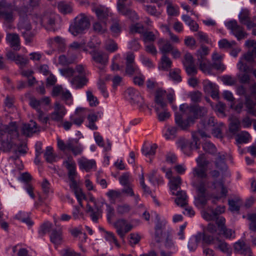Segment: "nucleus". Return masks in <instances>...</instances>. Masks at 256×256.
I'll use <instances>...</instances> for the list:
<instances>
[{
    "label": "nucleus",
    "mask_w": 256,
    "mask_h": 256,
    "mask_svg": "<svg viewBox=\"0 0 256 256\" xmlns=\"http://www.w3.org/2000/svg\"><path fill=\"white\" fill-rule=\"evenodd\" d=\"M188 108L190 114L185 120H183L181 114L178 112L175 114V122L183 130L188 129L196 122V120L205 116L208 113L206 107L198 104L190 106Z\"/></svg>",
    "instance_id": "1"
},
{
    "label": "nucleus",
    "mask_w": 256,
    "mask_h": 256,
    "mask_svg": "<svg viewBox=\"0 0 256 256\" xmlns=\"http://www.w3.org/2000/svg\"><path fill=\"white\" fill-rule=\"evenodd\" d=\"M90 26V21L84 14L78 15L74 20V24H71L69 30L74 36L82 33Z\"/></svg>",
    "instance_id": "2"
},
{
    "label": "nucleus",
    "mask_w": 256,
    "mask_h": 256,
    "mask_svg": "<svg viewBox=\"0 0 256 256\" xmlns=\"http://www.w3.org/2000/svg\"><path fill=\"white\" fill-rule=\"evenodd\" d=\"M58 146L60 150L71 152L75 156L80 154L83 150L82 146L77 138L69 139L66 143L58 138Z\"/></svg>",
    "instance_id": "3"
},
{
    "label": "nucleus",
    "mask_w": 256,
    "mask_h": 256,
    "mask_svg": "<svg viewBox=\"0 0 256 256\" xmlns=\"http://www.w3.org/2000/svg\"><path fill=\"white\" fill-rule=\"evenodd\" d=\"M207 183L206 180H200L198 184H192V186L196 188L197 193L196 196L195 197L194 204L198 207L204 208L209 200V196L206 194V184Z\"/></svg>",
    "instance_id": "4"
},
{
    "label": "nucleus",
    "mask_w": 256,
    "mask_h": 256,
    "mask_svg": "<svg viewBox=\"0 0 256 256\" xmlns=\"http://www.w3.org/2000/svg\"><path fill=\"white\" fill-rule=\"evenodd\" d=\"M236 92L240 96H245V104L248 108V113L256 116V96L255 92H253L254 101L252 99V96L246 94V90L242 86L237 88Z\"/></svg>",
    "instance_id": "5"
},
{
    "label": "nucleus",
    "mask_w": 256,
    "mask_h": 256,
    "mask_svg": "<svg viewBox=\"0 0 256 256\" xmlns=\"http://www.w3.org/2000/svg\"><path fill=\"white\" fill-rule=\"evenodd\" d=\"M89 54L92 56V60L100 65L98 68L102 70L107 65L108 56L106 52L98 50H94L90 52Z\"/></svg>",
    "instance_id": "6"
},
{
    "label": "nucleus",
    "mask_w": 256,
    "mask_h": 256,
    "mask_svg": "<svg viewBox=\"0 0 256 256\" xmlns=\"http://www.w3.org/2000/svg\"><path fill=\"white\" fill-rule=\"evenodd\" d=\"M226 26L230 30L232 33L240 40L246 38L248 34L244 30V28L238 24L236 20L228 21L226 24Z\"/></svg>",
    "instance_id": "7"
},
{
    "label": "nucleus",
    "mask_w": 256,
    "mask_h": 256,
    "mask_svg": "<svg viewBox=\"0 0 256 256\" xmlns=\"http://www.w3.org/2000/svg\"><path fill=\"white\" fill-rule=\"evenodd\" d=\"M126 74L132 76L135 74H140V72L134 62V56L133 53L128 52L126 54Z\"/></svg>",
    "instance_id": "8"
},
{
    "label": "nucleus",
    "mask_w": 256,
    "mask_h": 256,
    "mask_svg": "<svg viewBox=\"0 0 256 256\" xmlns=\"http://www.w3.org/2000/svg\"><path fill=\"white\" fill-rule=\"evenodd\" d=\"M63 164L68 171V176L70 181V188L75 192L80 188L78 186L76 180H75V176L76 174L75 163L64 161V162Z\"/></svg>",
    "instance_id": "9"
},
{
    "label": "nucleus",
    "mask_w": 256,
    "mask_h": 256,
    "mask_svg": "<svg viewBox=\"0 0 256 256\" xmlns=\"http://www.w3.org/2000/svg\"><path fill=\"white\" fill-rule=\"evenodd\" d=\"M126 94L128 95L131 103L136 104L140 107L143 106L144 99L138 90L132 88H129L126 90Z\"/></svg>",
    "instance_id": "10"
},
{
    "label": "nucleus",
    "mask_w": 256,
    "mask_h": 256,
    "mask_svg": "<svg viewBox=\"0 0 256 256\" xmlns=\"http://www.w3.org/2000/svg\"><path fill=\"white\" fill-rule=\"evenodd\" d=\"M117 7L118 12L122 15L128 17L132 21L138 20V17L136 12L127 8L123 2L120 0L118 2Z\"/></svg>",
    "instance_id": "11"
},
{
    "label": "nucleus",
    "mask_w": 256,
    "mask_h": 256,
    "mask_svg": "<svg viewBox=\"0 0 256 256\" xmlns=\"http://www.w3.org/2000/svg\"><path fill=\"white\" fill-rule=\"evenodd\" d=\"M66 113L64 107L60 103L56 102L54 111L50 114V119L56 122H62L64 116Z\"/></svg>",
    "instance_id": "12"
},
{
    "label": "nucleus",
    "mask_w": 256,
    "mask_h": 256,
    "mask_svg": "<svg viewBox=\"0 0 256 256\" xmlns=\"http://www.w3.org/2000/svg\"><path fill=\"white\" fill-rule=\"evenodd\" d=\"M41 22L48 31L55 32L57 28H56V15L53 14H44L41 20Z\"/></svg>",
    "instance_id": "13"
},
{
    "label": "nucleus",
    "mask_w": 256,
    "mask_h": 256,
    "mask_svg": "<svg viewBox=\"0 0 256 256\" xmlns=\"http://www.w3.org/2000/svg\"><path fill=\"white\" fill-rule=\"evenodd\" d=\"M50 238V242L55 246L61 244L63 242V232L61 227L52 228L51 230Z\"/></svg>",
    "instance_id": "14"
},
{
    "label": "nucleus",
    "mask_w": 256,
    "mask_h": 256,
    "mask_svg": "<svg viewBox=\"0 0 256 256\" xmlns=\"http://www.w3.org/2000/svg\"><path fill=\"white\" fill-rule=\"evenodd\" d=\"M204 89L206 92L210 94L214 99L219 98L218 86L210 81L206 80L204 82Z\"/></svg>",
    "instance_id": "15"
},
{
    "label": "nucleus",
    "mask_w": 256,
    "mask_h": 256,
    "mask_svg": "<svg viewBox=\"0 0 256 256\" xmlns=\"http://www.w3.org/2000/svg\"><path fill=\"white\" fill-rule=\"evenodd\" d=\"M94 208L88 204H86V212L90 213V216L92 220L94 222H97L98 216H101L102 213V210L100 206L96 205V202H94Z\"/></svg>",
    "instance_id": "16"
},
{
    "label": "nucleus",
    "mask_w": 256,
    "mask_h": 256,
    "mask_svg": "<svg viewBox=\"0 0 256 256\" xmlns=\"http://www.w3.org/2000/svg\"><path fill=\"white\" fill-rule=\"evenodd\" d=\"M6 40L14 50L18 51L20 50V40L18 34L15 33L8 34L6 36Z\"/></svg>",
    "instance_id": "17"
},
{
    "label": "nucleus",
    "mask_w": 256,
    "mask_h": 256,
    "mask_svg": "<svg viewBox=\"0 0 256 256\" xmlns=\"http://www.w3.org/2000/svg\"><path fill=\"white\" fill-rule=\"evenodd\" d=\"M84 111V109L82 108H78L76 109L75 113L70 117V120L72 124L78 126H80L83 123L85 118Z\"/></svg>",
    "instance_id": "18"
},
{
    "label": "nucleus",
    "mask_w": 256,
    "mask_h": 256,
    "mask_svg": "<svg viewBox=\"0 0 256 256\" xmlns=\"http://www.w3.org/2000/svg\"><path fill=\"white\" fill-rule=\"evenodd\" d=\"M40 130V127L38 126L36 122L32 120L30 121V124H24L22 128V134L27 136Z\"/></svg>",
    "instance_id": "19"
},
{
    "label": "nucleus",
    "mask_w": 256,
    "mask_h": 256,
    "mask_svg": "<svg viewBox=\"0 0 256 256\" xmlns=\"http://www.w3.org/2000/svg\"><path fill=\"white\" fill-rule=\"evenodd\" d=\"M78 164L80 169L84 170L87 172H89L94 167L96 166L94 160H88L84 157H82L78 160Z\"/></svg>",
    "instance_id": "20"
},
{
    "label": "nucleus",
    "mask_w": 256,
    "mask_h": 256,
    "mask_svg": "<svg viewBox=\"0 0 256 256\" xmlns=\"http://www.w3.org/2000/svg\"><path fill=\"white\" fill-rule=\"evenodd\" d=\"M216 184H218L221 187L220 196L211 194L210 197L216 200H218L222 197H226L228 194V191L226 188L224 186V182L222 180L218 181L215 180L212 182V186H213L214 189H216Z\"/></svg>",
    "instance_id": "21"
},
{
    "label": "nucleus",
    "mask_w": 256,
    "mask_h": 256,
    "mask_svg": "<svg viewBox=\"0 0 256 256\" xmlns=\"http://www.w3.org/2000/svg\"><path fill=\"white\" fill-rule=\"evenodd\" d=\"M88 80L84 76H77L73 78L70 82L76 88H80L86 85Z\"/></svg>",
    "instance_id": "22"
},
{
    "label": "nucleus",
    "mask_w": 256,
    "mask_h": 256,
    "mask_svg": "<svg viewBox=\"0 0 256 256\" xmlns=\"http://www.w3.org/2000/svg\"><path fill=\"white\" fill-rule=\"evenodd\" d=\"M92 28L95 32L102 34L107 30V22L98 20L96 21L93 23Z\"/></svg>",
    "instance_id": "23"
},
{
    "label": "nucleus",
    "mask_w": 256,
    "mask_h": 256,
    "mask_svg": "<svg viewBox=\"0 0 256 256\" xmlns=\"http://www.w3.org/2000/svg\"><path fill=\"white\" fill-rule=\"evenodd\" d=\"M199 63L200 69L204 73L210 74L212 70V64L211 62L207 59H202L198 60Z\"/></svg>",
    "instance_id": "24"
},
{
    "label": "nucleus",
    "mask_w": 256,
    "mask_h": 256,
    "mask_svg": "<svg viewBox=\"0 0 256 256\" xmlns=\"http://www.w3.org/2000/svg\"><path fill=\"white\" fill-rule=\"evenodd\" d=\"M94 12L98 21L107 22L108 14L106 10L101 8H98L94 10Z\"/></svg>",
    "instance_id": "25"
},
{
    "label": "nucleus",
    "mask_w": 256,
    "mask_h": 256,
    "mask_svg": "<svg viewBox=\"0 0 256 256\" xmlns=\"http://www.w3.org/2000/svg\"><path fill=\"white\" fill-rule=\"evenodd\" d=\"M2 3V2L0 3V16H2L6 21L10 22L13 20V12L12 10H9L8 7L3 10Z\"/></svg>",
    "instance_id": "26"
},
{
    "label": "nucleus",
    "mask_w": 256,
    "mask_h": 256,
    "mask_svg": "<svg viewBox=\"0 0 256 256\" xmlns=\"http://www.w3.org/2000/svg\"><path fill=\"white\" fill-rule=\"evenodd\" d=\"M234 250L237 252L244 254L246 252H250V248L243 241H238L234 244Z\"/></svg>",
    "instance_id": "27"
},
{
    "label": "nucleus",
    "mask_w": 256,
    "mask_h": 256,
    "mask_svg": "<svg viewBox=\"0 0 256 256\" xmlns=\"http://www.w3.org/2000/svg\"><path fill=\"white\" fill-rule=\"evenodd\" d=\"M179 146L184 154H188V151L193 150V142L184 139L181 140L178 142Z\"/></svg>",
    "instance_id": "28"
},
{
    "label": "nucleus",
    "mask_w": 256,
    "mask_h": 256,
    "mask_svg": "<svg viewBox=\"0 0 256 256\" xmlns=\"http://www.w3.org/2000/svg\"><path fill=\"white\" fill-rule=\"evenodd\" d=\"M4 132L8 133L12 138H18L19 136L15 123L12 122L10 126H7L4 129Z\"/></svg>",
    "instance_id": "29"
},
{
    "label": "nucleus",
    "mask_w": 256,
    "mask_h": 256,
    "mask_svg": "<svg viewBox=\"0 0 256 256\" xmlns=\"http://www.w3.org/2000/svg\"><path fill=\"white\" fill-rule=\"evenodd\" d=\"M126 223V220L124 219L118 220L114 224V226L116 229V232L120 238L124 239L123 228Z\"/></svg>",
    "instance_id": "30"
},
{
    "label": "nucleus",
    "mask_w": 256,
    "mask_h": 256,
    "mask_svg": "<svg viewBox=\"0 0 256 256\" xmlns=\"http://www.w3.org/2000/svg\"><path fill=\"white\" fill-rule=\"evenodd\" d=\"M240 128V122L238 118L233 119L229 126V130L232 134H236Z\"/></svg>",
    "instance_id": "31"
},
{
    "label": "nucleus",
    "mask_w": 256,
    "mask_h": 256,
    "mask_svg": "<svg viewBox=\"0 0 256 256\" xmlns=\"http://www.w3.org/2000/svg\"><path fill=\"white\" fill-rule=\"evenodd\" d=\"M204 150L210 154L214 155L216 152L217 149L215 146L210 142H204L202 145Z\"/></svg>",
    "instance_id": "32"
},
{
    "label": "nucleus",
    "mask_w": 256,
    "mask_h": 256,
    "mask_svg": "<svg viewBox=\"0 0 256 256\" xmlns=\"http://www.w3.org/2000/svg\"><path fill=\"white\" fill-rule=\"evenodd\" d=\"M53 148L50 146H48L44 154V157L46 161L49 163H52L56 160V156L52 152Z\"/></svg>",
    "instance_id": "33"
},
{
    "label": "nucleus",
    "mask_w": 256,
    "mask_h": 256,
    "mask_svg": "<svg viewBox=\"0 0 256 256\" xmlns=\"http://www.w3.org/2000/svg\"><path fill=\"white\" fill-rule=\"evenodd\" d=\"M52 223L46 222L42 224L38 231V234L40 236H44L47 232H49L52 228Z\"/></svg>",
    "instance_id": "34"
},
{
    "label": "nucleus",
    "mask_w": 256,
    "mask_h": 256,
    "mask_svg": "<svg viewBox=\"0 0 256 256\" xmlns=\"http://www.w3.org/2000/svg\"><path fill=\"white\" fill-rule=\"evenodd\" d=\"M157 148L156 144H152L150 146H144L142 149V154L146 156L154 155Z\"/></svg>",
    "instance_id": "35"
},
{
    "label": "nucleus",
    "mask_w": 256,
    "mask_h": 256,
    "mask_svg": "<svg viewBox=\"0 0 256 256\" xmlns=\"http://www.w3.org/2000/svg\"><path fill=\"white\" fill-rule=\"evenodd\" d=\"M170 188L172 190H176L179 188L182 184V180L180 176L173 177L170 180Z\"/></svg>",
    "instance_id": "36"
},
{
    "label": "nucleus",
    "mask_w": 256,
    "mask_h": 256,
    "mask_svg": "<svg viewBox=\"0 0 256 256\" xmlns=\"http://www.w3.org/2000/svg\"><path fill=\"white\" fill-rule=\"evenodd\" d=\"M208 48L203 45L201 46L200 49L198 50L196 53L197 60H200L202 59H206V56L208 54Z\"/></svg>",
    "instance_id": "37"
},
{
    "label": "nucleus",
    "mask_w": 256,
    "mask_h": 256,
    "mask_svg": "<svg viewBox=\"0 0 256 256\" xmlns=\"http://www.w3.org/2000/svg\"><path fill=\"white\" fill-rule=\"evenodd\" d=\"M240 200H228V204L229 205V210L232 212H238L240 209Z\"/></svg>",
    "instance_id": "38"
},
{
    "label": "nucleus",
    "mask_w": 256,
    "mask_h": 256,
    "mask_svg": "<svg viewBox=\"0 0 256 256\" xmlns=\"http://www.w3.org/2000/svg\"><path fill=\"white\" fill-rule=\"evenodd\" d=\"M162 69L168 70L172 66V62L166 56H162L161 58Z\"/></svg>",
    "instance_id": "39"
},
{
    "label": "nucleus",
    "mask_w": 256,
    "mask_h": 256,
    "mask_svg": "<svg viewBox=\"0 0 256 256\" xmlns=\"http://www.w3.org/2000/svg\"><path fill=\"white\" fill-rule=\"evenodd\" d=\"M193 175L194 177L200 178H206L207 174L205 168H195L193 169Z\"/></svg>",
    "instance_id": "40"
},
{
    "label": "nucleus",
    "mask_w": 256,
    "mask_h": 256,
    "mask_svg": "<svg viewBox=\"0 0 256 256\" xmlns=\"http://www.w3.org/2000/svg\"><path fill=\"white\" fill-rule=\"evenodd\" d=\"M31 26L30 24L27 26L24 31L22 32V34L24 37L26 43L30 42L34 36L33 34L30 31Z\"/></svg>",
    "instance_id": "41"
},
{
    "label": "nucleus",
    "mask_w": 256,
    "mask_h": 256,
    "mask_svg": "<svg viewBox=\"0 0 256 256\" xmlns=\"http://www.w3.org/2000/svg\"><path fill=\"white\" fill-rule=\"evenodd\" d=\"M58 8L64 14L70 13L72 11L71 6L64 2H60L58 4Z\"/></svg>",
    "instance_id": "42"
},
{
    "label": "nucleus",
    "mask_w": 256,
    "mask_h": 256,
    "mask_svg": "<svg viewBox=\"0 0 256 256\" xmlns=\"http://www.w3.org/2000/svg\"><path fill=\"white\" fill-rule=\"evenodd\" d=\"M88 128L92 130H96L97 129V126L94 124V122L98 120V116L94 114H90L88 116Z\"/></svg>",
    "instance_id": "43"
},
{
    "label": "nucleus",
    "mask_w": 256,
    "mask_h": 256,
    "mask_svg": "<svg viewBox=\"0 0 256 256\" xmlns=\"http://www.w3.org/2000/svg\"><path fill=\"white\" fill-rule=\"evenodd\" d=\"M196 161L198 167L200 168H206L209 164V162L206 159L204 154H200Z\"/></svg>",
    "instance_id": "44"
},
{
    "label": "nucleus",
    "mask_w": 256,
    "mask_h": 256,
    "mask_svg": "<svg viewBox=\"0 0 256 256\" xmlns=\"http://www.w3.org/2000/svg\"><path fill=\"white\" fill-rule=\"evenodd\" d=\"M200 124L204 130H207L210 127L214 126V117H210L206 122L202 120L200 122Z\"/></svg>",
    "instance_id": "45"
},
{
    "label": "nucleus",
    "mask_w": 256,
    "mask_h": 256,
    "mask_svg": "<svg viewBox=\"0 0 256 256\" xmlns=\"http://www.w3.org/2000/svg\"><path fill=\"white\" fill-rule=\"evenodd\" d=\"M248 218L250 222L249 224L250 230L253 232H256V214H248Z\"/></svg>",
    "instance_id": "46"
},
{
    "label": "nucleus",
    "mask_w": 256,
    "mask_h": 256,
    "mask_svg": "<svg viewBox=\"0 0 256 256\" xmlns=\"http://www.w3.org/2000/svg\"><path fill=\"white\" fill-rule=\"evenodd\" d=\"M105 49L110 52H113L118 49V46L114 41L110 40L106 42L105 46Z\"/></svg>",
    "instance_id": "47"
},
{
    "label": "nucleus",
    "mask_w": 256,
    "mask_h": 256,
    "mask_svg": "<svg viewBox=\"0 0 256 256\" xmlns=\"http://www.w3.org/2000/svg\"><path fill=\"white\" fill-rule=\"evenodd\" d=\"M130 206L127 204L118 205L116 208L118 213L120 214H128L130 212Z\"/></svg>",
    "instance_id": "48"
},
{
    "label": "nucleus",
    "mask_w": 256,
    "mask_h": 256,
    "mask_svg": "<svg viewBox=\"0 0 256 256\" xmlns=\"http://www.w3.org/2000/svg\"><path fill=\"white\" fill-rule=\"evenodd\" d=\"M240 22L241 24H244L250 18V12L247 10H242L238 15Z\"/></svg>",
    "instance_id": "49"
},
{
    "label": "nucleus",
    "mask_w": 256,
    "mask_h": 256,
    "mask_svg": "<svg viewBox=\"0 0 256 256\" xmlns=\"http://www.w3.org/2000/svg\"><path fill=\"white\" fill-rule=\"evenodd\" d=\"M250 138V134L248 132H245L237 136L236 141L239 144L247 143Z\"/></svg>",
    "instance_id": "50"
},
{
    "label": "nucleus",
    "mask_w": 256,
    "mask_h": 256,
    "mask_svg": "<svg viewBox=\"0 0 256 256\" xmlns=\"http://www.w3.org/2000/svg\"><path fill=\"white\" fill-rule=\"evenodd\" d=\"M172 46L170 43L166 41L162 46H160V50L162 56H166V54L171 52L172 50Z\"/></svg>",
    "instance_id": "51"
},
{
    "label": "nucleus",
    "mask_w": 256,
    "mask_h": 256,
    "mask_svg": "<svg viewBox=\"0 0 256 256\" xmlns=\"http://www.w3.org/2000/svg\"><path fill=\"white\" fill-rule=\"evenodd\" d=\"M216 240L218 242L217 246H215L216 248H218L222 252H228V244L220 240L219 238L217 237Z\"/></svg>",
    "instance_id": "52"
},
{
    "label": "nucleus",
    "mask_w": 256,
    "mask_h": 256,
    "mask_svg": "<svg viewBox=\"0 0 256 256\" xmlns=\"http://www.w3.org/2000/svg\"><path fill=\"white\" fill-rule=\"evenodd\" d=\"M143 40L146 43L147 42H152L156 40V36L152 32H146L142 34Z\"/></svg>",
    "instance_id": "53"
},
{
    "label": "nucleus",
    "mask_w": 256,
    "mask_h": 256,
    "mask_svg": "<svg viewBox=\"0 0 256 256\" xmlns=\"http://www.w3.org/2000/svg\"><path fill=\"white\" fill-rule=\"evenodd\" d=\"M189 96L193 102H198L201 100L202 94L198 90L192 92L190 93Z\"/></svg>",
    "instance_id": "54"
},
{
    "label": "nucleus",
    "mask_w": 256,
    "mask_h": 256,
    "mask_svg": "<svg viewBox=\"0 0 256 256\" xmlns=\"http://www.w3.org/2000/svg\"><path fill=\"white\" fill-rule=\"evenodd\" d=\"M29 100L30 106L34 109H35L38 112H39V110H42L40 108V100H38L34 97H30Z\"/></svg>",
    "instance_id": "55"
},
{
    "label": "nucleus",
    "mask_w": 256,
    "mask_h": 256,
    "mask_svg": "<svg viewBox=\"0 0 256 256\" xmlns=\"http://www.w3.org/2000/svg\"><path fill=\"white\" fill-rule=\"evenodd\" d=\"M106 206V217L109 223H111L112 218L114 216V207L108 204H105Z\"/></svg>",
    "instance_id": "56"
},
{
    "label": "nucleus",
    "mask_w": 256,
    "mask_h": 256,
    "mask_svg": "<svg viewBox=\"0 0 256 256\" xmlns=\"http://www.w3.org/2000/svg\"><path fill=\"white\" fill-rule=\"evenodd\" d=\"M16 144L11 140H2V148L4 152H9Z\"/></svg>",
    "instance_id": "57"
},
{
    "label": "nucleus",
    "mask_w": 256,
    "mask_h": 256,
    "mask_svg": "<svg viewBox=\"0 0 256 256\" xmlns=\"http://www.w3.org/2000/svg\"><path fill=\"white\" fill-rule=\"evenodd\" d=\"M178 128L176 126L168 127L164 136L166 139L174 138L176 136Z\"/></svg>",
    "instance_id": "58"
},
{
    "label": "nucleus",
    "mask_w": 256,
    "mask_h": 256,
    "mask_svg": "<svg viewBox=\"0 0 256 256\" xmlns=\"http://www.w3.org/2000/svg\"><path fill=\"white\" fill-rule=\"evenodd\" d=\"M14 62L21 67H24L28 64V60L26 58H24L22 56L17 54Z\"/></svg>",
    "instance_id": "59"
},
{
    "label": "nucleus",
    "mask_w": 256,
    "mask_h": 256,
    "mask_svg": "<svg viewBox=\"0 0 256 256\" xmlns=\"http://www.w3.org/2000/svg\"><path fill=\"white\" fill-rule=\"evenodd\" d=\"M88 100L91 106H96L98 104V102L96 97H95L90 91L86 92Z\"/></svg>",
    "instance_id": "60"
},
{
    "label": "nucleus",
    "mask_w": 256,
    "mask_h": 256,
    "mask_svg": "<svg viewBox=\"0 0 256 256\" xmlns=\"http://www.w3.org/2000/svg\"><path fill=\"white\" fill-rule=\"evenodd\" d=\"M182 64L184 67L194 64L193 56L190 53L186 52L185 54Z\"/></svg>",
    "instance_id": "61"
},
{
    "label": "nucleus",
    "mask_w": 256,
    "mask_h": 256,
    "mask_svg": "<svg viewBox=\"0 0 256 256\" xmlns=\"http://www.w3.org/2000/svg\"><path fill=\"white\" fill-rule=\"evenodd\" d=\"M235 44L236 42L234 41L230 42L226 39H222L218 42V46L220 48H230L232 47L233 44Z\"/></svg>",
    "instance_id": "62"
},
{
    "label": "nucleus",
    "mask_w": 256,
    "mask_h": 256,
    "mask_svg": "<svg viewBox=\"0 0 256 256\" xmlns=\"http://www.w3.org/2000/svg\"><path fill=\"white\" fill-rule=\"evenodd\" d=\"M64 39L59 36H56L54 38H50L48 40V43L50 44H53L56 43L60 46H64Z\"/></svg>",
    "instance_id": "63"
},
{
    "label": "nucleus",
    "mask_w": 256,
    "mask_h": 256,
    "mask_svg": "<svg viewBox=\"0 0 256 256\" xmlns=\"http://www.w3.org/2000/svg\"><path fill=\"white\" fill-rule=\"evenodd\" d=\"M130 31L132 33H140L143 34L144 32V26L138 23H136L135 24L132 25L130 28Z\"/></svg>",
    "instance_id": "64"
}]
</instances>
